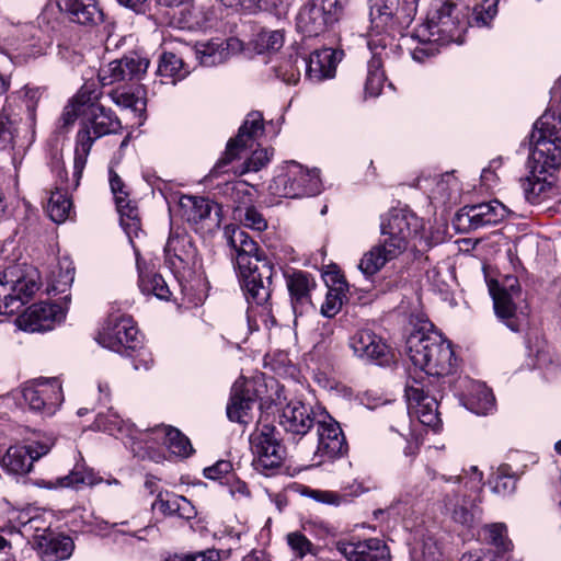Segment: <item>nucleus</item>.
Here are the masks:
<instances>
[{
	"mask_svg": "<svg viewBox=\"0 0 561 561\" xmlns=\"http://www.w3.org/2000/svg\"><path fill=\"white\" fill-rule=\"evenodd\" d=\"M560 141L561 115L549 108L536 121L529 137V175L523 181V187L526 199L531 204L550 198L556 190L546 175H552L561 168Z\"/></svg>",
	"mask_w": 561,
	"mask_h": 561,
	"instance_id": "nucleus-1",
	"label": "nucleus"
},
{
	"mask_svg": "<svg viewBox=\"0 0 561 561\" xmlns=\"http://www.w3.org/2000/svg\"><path fill=\"white\" fill-rule=\"evenodd\" d=\"M227 243L238 270L241 288L251 305L266 306L272 295L274 264L250 234L240 227H227Z\"/></svg>",
	"mask_w": 561,
	"mask_h": 561,
	"instance_id": "nucleus-2",
	"label": "nucleus"
},
{
	"mask_svg": "<svg viewBox=\"0 0 561 561\" xmlns=\"http://www.w3.org/2000/svg\"><path fill=\"white\" fill-rule=\"evenodd\" d=\"M407 354L420 371L414 377L438 383L440 377L451 374L455 354L449 342L437 332L414 331L407 339Z\"/></svg>",
	"mask_w": 561,
	"mask_h": 561,
	"instance_id": "nucleus-3",
	"label": "nucleus"
},
{
	"mask_svg": "<svg viewBox=\"0 0 561 561\" xmlns=\"http://www.w3.org/2000/svg\"><path fill=\"white\" fill-rule=\"evenodd\" d=\"M121 129V121L112 110L99 103L87 104L83 110L81 128L76 138L72 183L67 185L66 188L76 190L79 186L94 141L103 136L117 134Z\"/></svg>",
	"mask_w": 561,
	"mask_h": 561,
	"instance_id": "nucleus-4",
	"label": "nucleus"
},
{
	"mask_svg": "<svg viewBox=\"0 0 561 561\" xmlns=\"http://www.w3.org/2000/svg\"><path fill=\"white\" fill-rule=\"evenodd\" d=\"M371 39L370 44L386 48L391 46L398 36L414 20L415 8L399 7V0H368Z\"/></svg>",
	"mask_w": 561,
	"mask_h": 561,
	"instance_id": "nucleus-5",
	"label": "nucleus"
},
{
	"mask_svg": "<svg viewBox=\"0 0 561 561\" xmlns=\"http://www.w3.org/2000/svg\"><path fill=\"white\" fill-rule=\"evenodd\" d=\"M36 271L20 264L7 266L0 274V314L18 313L39 289Z\"/></svg>",
	"mask_w": 561,
	"mask_h": 561,
	"instance_id": "nucleus-6",
	"label": "nucleus"
},
{
	"mask_svg": "<svg viewBox=\"0 0 561 561\" xmlns=\"http://www.w3.org/2000/svg\"><path fill=\"white\" fill-rule=\"evenodd\" d=\"M468 10V7L453 0L437 4L426 25L422 27L428 33L427 41L439 42L442 45L458 41L467 24Z\"/></svg>",
	"mask_w": 561,
	"mask_h": 561,
	"instance_id": "nucleus-7",
	"label": "nucleus"
},
{
	"mask_svg": "<svg viewBox=\"0 0 561 561\" xmlns=\"http://www.w3.org/2000/svg\"><path fill=\"white\" fill-rule=\"evenodd\" d=\"M268 191L274 196L286 198L314 196L321 192V180L316 170L291 161L272 180Z\"/></svg>",
	"mask_w": 561,
	"mask_h": 561,
	"instance_id": "nucleus-8",
	"label": "nucleus"
},
{
	"mask_svg": "<svg viewBox=\"0 0 561 561\" xmlns=\"http://www.w3.org/2000/svg\"><path fill=\"white\" fill-rule=\"evenodd\" d=\"M250 444L254 456L252 465L256 471L268 476V471L283 465L285 448L274 425L260 423L250 435Z\"/></svg>",
	"mask_w": 561,
	"mask_h": 561,
	"instance_id": "nucleus-9",
	"label": "nucleus"
},
{
	"mask_svg": "<svg viewBox=\"0 0 561 561\" xmlns=\"http://www.w3.org/2000/svg\"><path fill=\"white\" fill-rule=\"evenodd\" d=\"M437 385L424 381V377H410L404 389L409 412L415 415L423 425L435 431L442 424L436 396Z\"/></svg>",
	"mask_w": 561,
	"mask_h": 561,
	"instance_id": "nucleus-10",
	"label": "nucleus"
},
{
	"mask_svg": "<svg viewBox=\"0 0 561 561\" xmlns=\"http://www.w3.org/2000/svg\"><path fill=\"white\" fill-rule=\"evenodd\" d=\"M419 229L420 220L414 214L404 210L391 211L381 221L379 244L397 259L407 250L409 240Z\"/></svg>",
	"mask_w": 561,
	"mask_h": 561,
	"instance_id": "nucleus-11",
	"label": "nucleus"
},
{
	"mask_svg": "<svg viewBox=\"0 0 561 561\" xmlns=\"http://www.w3.org/2000/svg\"><path fill=\"white\" fill-rule=\"evenodd\" d=\"M96 341L103 347L116 353L135 350L138 345V330L128 316L112 314L104 322Z\"/></svg>",
	"mask_w": 561,
	"mask_h": 561,
	"instance_id": "nucleus-12",
	"label": "nucleus"
},
{
	"mask_svg": "<svg viewBox=\"0 0 561 561\" xmlns=\"http://www.w3.org/2000/svg\"><path fill=\"white\" fill-rule=\"evenodd\" d=\"M264 130L263 115L260 112H250L243 124L240 126L238 134L231 138L226 147L222 157L217 161L210 171L211 176H219L227 172V167L244 150L250 140L255 139Z\"/></svg>",
	"mask_w": 561,
	"mask_h": 561,
	"instance_id": "nucleus-13",
	"label": "nucleus"
},
{
	"mask_svg": "<svg viewBox=\"0 0 561 561\" xmlns=\"http://www.w3.org/2000/svg\"><path fill=\"white\" fill-rule=\"evenodd\" d=\"M22 394L31 410L46 416L55 414L64 401L61 383L58 378L38 379L35 383L25 386Z\"/></svg>",
	"mask_w": 561,
	"mask_h": 561,
	"instance_id": "nucleus-14",
	"label": "nucleus"
},
{
	"mask_svg": "<svg viewBox=\"0 0 561 561\" xmlns=\"http://www.w3.org/2000/svg\"><path fill=\"white\" fill-rule=\"evenodd\" d=\"M496 316L512 330H518L516 321V299L520 297L519 282L515 276H506L500 284L493 280L489 286Z\"/></svg>",
	"mask_w": 561,
	"mask_h": 561,
	"instance_id": "nucleus-15",
	"label": "nucleus"
},
{
	"mask_svg": "<svg viewBox=\"0 0 561 561\" xmlns=\"http://www.w3.org/2000/svg\"><path fill=\"white\" fill-rule=\"evenodd\" d=\"M318 447L314 453L316 465L345 456L348 445L340 424L332 420L317 422Z\"/></svg>",
	"mask_w": 561,
	"mask_h": 561,
	"instance_id": "nucleus-16",
	"label": "nucleus"
},
{
	"mask_svg": "<svg viewBox=\"0 0 561 561\" xmlns=\"http://www.w3.org/2000/svg\"><path fill=\"white\" fill-rule=\"evenodd\" d=\"M350 347L360 359L386 365L391 360L390 347L386 341L369 329L357 330L350 337Z\"/></svg>",
	"mask_w": 561,
	"mask_h": 561,
	"instance_id": "nucleus-17",
	"label": "nucleus"
},
{
	"mask_svg": "<svg viewBox=\"0 0 561 561\" xmlns=\"http://www.w3.org/2000/svg\"><path fill=\"white\" fill-rule=\"evenodd\" d=\"M66 310L57 304L38 302L32 305L19 318V324L24 331L45 332L55 327V323L65 319Z\"/></svg>",
	"mask_w": 561,
	"mask_h": 561,
	"instance_id": "nucleus-18",
	"label": "nucleus"
},
{
	"mask_svg": "<svg viewBox=\"0 0 561 561\" xmlns=\"http://www.w3.org/2000/svg\"><path fill=\"white\" fill-rule=\"evenodd\" d=\"M50 445L33 442L25 446H11L1 459L2 467L10 473L24 474L31 471L33 462L48 454Z\"/></svg>",
	"mask_w": 561,
	"mask_h": 561,
	"instance_id": "nucleus-19",
	"label": "nucleus"
},
{
	"mask_svg": "<svg viewBox=\"0 0 561 561\" xmlns=\"http://www.w3.org/2000/svg\"><path fill=\"white\" fill-rule=\"evenodd\" d=\"M510 210L497 199L489 203L466 206L458 214L460 222H467L468 229L476 230L484 226H493L504 220Z\"/></svg>",
	"mask_w": 561,
	"mask_h": 561,
	"instance_id": "nucleus-20",
	"label": "nucleus"
},
{
	"mask_svg": "<svg viewBox=\"0 0 561 561\" xmlns=\"http://www.w3.org/2000/svg\"><path fill=\"white\" fill-rule=\"evenodd\" d=\"M336 548L347 561H390V550L379 538L341 541Z\"/></svg>",
	"mask_w": 561,
	"mask_h": 561,
	"instance_id": "nucleus-21",
	"label": "nucleus"
},
{
	"mask_svg": "<svg viewBox=\"0 0 561 561\" xmlns=\"http://www.w3.org/2000/svg\"><path fill=\"white\" fill-rule=\"evenodd\" d=\"M284 277L294 313L301 316L312 309L311 291L317 285L314 277L310 273L300 270L285 273Z\"/></svg>",
	"mask_w": 561,
	"mask_h": 561,
	"instance_id": "nucleus-22",
	"label": "nucleus"
},
{
	"mask_svg": "<svg viewBox=\"0 0 561 561\" xmlns=\"http://www.w3.org/2000/svg\"><path fill=\"white\" fill-rule=\"evenodd\" d=\"M43 89L38 87L24 85L20 90L11 92L5 98L3 111L21 121V115L26 114L31 124L35 122L37 104L42 98Z\"/></svg>",
	"mask_w": 561,
	"mask_h": 561,
	"instance_id": "nucleus-23",
	"label": "nucleus"
},
{
	"mask_svg": "<svg viewBox=\"0 0 561 561\" xmlns=\"http://www.w3.org/2000/svg\"><path fill=\"white\" fill-rule=\"evenodd\" d=\"M256 401L257 393L251 381H236L227 405V416L232 422L247 424L251 419L250 412Z\"/></svg>",
	"mask_w": 561,
	"mask_h": 561,
	"instance_id": "nucleus-24",
	"label": "nucleus"
},
{
	"mask_svg": "<svg viewBox=\"0 0 561 561\" xmlns=\"http://www.w3.org/2000/svg\"><path fill=\"white\" fill-rule=\"evenodd\" d=\"M279 424L293 436L306 435L317 425L312 409L301 401H290L283 408Z\"/></svg>",
	"mask_w": 561,
	"mask_h": 561,
	"instance_id": "nucleus-25",
	"label": "nucleus"
},
{
	"mask_svg": "<svg viewBox=\"0 0 561 561\" xmlns=\"http://www.w3.org/2000/svg\"><path fill=\"white\" fill-rule=\"evenodd\" d=\"M58 7L71 22L83 26H98L104 21L98 0H60Z\"/></svg>",
	"mask_w": 561,
	"mask_h": 561,
	"instance_id": "nucleus-26",
	"label": "nucleus"
},
{
	"mask_svg": "<svg viewBox=\"0 0 561 561\" xmlns=\"http://www.w3.org/2000/svg\"><path fill=\"white\" fill-rule=\"evenodd\" d=\"M165 263L180 273L194 265L196 249L187 236H170L164 247Z\"/></svg>",
	"mask_w": 561,
	"mask_h": 561,
	"instance_id": "nucleus-27",
	"label": "nucleus"
},
{
	"mask_svg": "<svg viewBox=\"0 0 561 561\" xmlns=\"http://www.w3.org/2000/svg\"><path fill=\"white\" fill-rule=\"evenodd\" d=\"M302 61L306 67L307 77L312 81L321 82L335 77L340 59L337 58L336 50L325 47L314 50L308 59Z\"/></svg>",
	"mask_w": 561,
	"mask_h": 561,
	"instance_id": "nucleus-28",
	"label": "nucleus"
},
{
	"mask_svg": "<svg viewBox=\"0 0 561 561\" xmlns=\"http://www.w3.org/2000/svg\"><path fill=\"white\" fill-rule=\"evenodd\" d=\"M298 32L305 36H318L327 31L331 24L324 18L323 12L317 7V0H310L299 10L296 18Z\"/></svg>",
	"mask_w": 561,
	"mask_h": 561,
	"instance_id": "nucleus-29",
	"label": "nucleus"
},
{
	"mask_svg": "<svg viewBox=\"0 0 561 561\" xmlns=\"http://www.w3.org/2000/svg\"><path fill=\"white\" fill-rule=\"evenodd\" d=\"M236 39H211L208 42H198L195 45V54L201 65L214 67L225 62L230 55V47H234Z\"/></svg>",
	"mask_w": 561,
	"mask_h": 561,
	"instance_id": "nucleus-30",
	"label": "nucleus"
},
{
	"mask_svg": "<svg viewBox=\"0 0 561 561\" xmlns=\"http://www.w3.org/2000/svg\"><path fill=\"white\" fill-rule=\"evenodd\" d=\"M42 554L46 561H62L72 556L75 542L71 537L56 535L44 537L39 542Z\"/></svg>",
	"mask_w": 561,
	"mask_h": 561,
	"instance_id": "nucleus-31",
	"label": "nucleus"
},
{
	"mask_svg": "<svg viewBox=\"0 0 561 561\" xmlns=\"http://www.w3.org/2000/svg\"><path fill=\"white\" fill-rule=\"evenodd\" d=\"M394 259L392 254L388 253V250L378 243L364 253L359 260L358 268L366 277H370Z\"/></svg>",
	"mask_w": 561,
	"mask_h": 561,
	"instance_id": "nucleus-32",
	"label": "nucleus"
},
{
	"mask_svg": "<svg viewBox=\"0 0 561 561\" xmlns=\"http://www.w3.org/2000/svg\"><path fill=\"white\" fill-rule=\"evenodd\" d=\"M137 268L139 272V288L145 295H153L159 299L168 300L171 293L160 274L153 272H144L140 266V260L137 257Z\"/></svg>",
	"mask_w": 561,
	"mask_h": 561,
	"instance_id": "nucleus-33",
	"label": "nucleus"
},
{
	"mask_svg": "<svg viewBox=\"0 0 561 561\" xmlns=\"http://www.w3.org/2000/svg\"><path fill=\"white\" fill-rule=\"evenodd\" d=\"M156 433L163 435V444L175 456L186 458L194 451L190 439L178 428L160 426L156 430Z\"/></svg>",
	"mask_w": 561,
	"mask_h": 561,
	"instance_id": "nucleus-34",
	"label": "nucleus"
},
{
	"mask_svg": "<svg viewBox=\"0 0 561 561\" xmlns=\"http://www.w3.org/2000/svg\"><path fill=\"white\" fill-rule=\"evenodd\" d=\"M116 208L119 214L121 226L131 239L133 236L137 237L140 231V217L138 208L131 205L128 199V194L124 197L117 198Z\"/></svg>",
	"mask_w": 561,
	"mask_h": 561,
	"instance_id": "nucleus-35",
	"label": "nucleus"
},
{
	"mask_svg": "<svg viewBox=\"0 0 561 561\" xmlns=\"http://www.w3.org/2000/svg\"><path fill=\"white\" fill-rule=\"evenodd\" d=\"M157 73L172 78L173 82L184 79L190 73L188 66L173 53H163L159 58Z\"/></svg>",
	"mask_w": 561,
	"mask_h": 561,
	"instance_id": "nucleus-36",
	"label": "nucleus"
},
{
	"mask_svg": "<svg viewBox=\"0 0 561 561\" xmlns=\"http://www.w3.org/2000/svg\"><path fill=\"white\" fill-rule=\"evenodd\" d=\"M101 481L92 469L82 463H77L69 474L58 478L56 485L61 488H80L81 485L92 486Z\"/></svg>",
	"mask_w": 561,
	"mask_h": 561,
	"instance_id": "nucleus-37",
	"label": "nucleus"
},
{
	"mask_svg": "<svg viewBox=\"0 0 561 561\" xmlns=\"http://www.w3.org/2000/svg\"><path fill=\"white\" fill-rule=\"evenodd\" d=\"M484 540L496 549L497 553H505L513 547L512 541L507 536V528L505 524L495 523L484 526L483 528Z\"/></svg>",
	"mask_w": 561,
	"mask_h": 561,
	"instance_id": "nucleus-38",
	"label": "nucleus"
},
{
	"mask_svg": "<svg viewBox=\"0 0 561 561\" xmlns=\"http://www.w3.org/2000/svg\"><path fill=\"white\" fill-rule=\"evenodd\" d=\"M72 203L67 196V193L61 190L51 192L47 204V213L50 219L55 222L65 221L70 213Z\"/></svg>",
	"mask_w": 561,
	"mask_h": 561,
	"instance_id": "nucleus-39",
	"label": "nucleus"
},
{
	"mask_svg": "<svg viewBox=\"0 0 561 561\" xmlns=\"http://www.w3.org/2000/svg\"><path fill=\"white\" fill-rule=\"evenodd\" d=\"M381 67V59L374 55L368 61L367 77L365 81V93L369 96H377L381 92L385 82V75Z\"/></svg>",
	"mask_w": 561,
	"mask_h": 561,
	"instance_id": "nucleus-40",
	"label": "nucleus"
},
{
	"mask_svg": "<svg viewBox=\"0 0 561 561\" xmlns=\"http://www.w3.org/2000/svg\"><path fill=\"white\" fill-rule=\"evenodd\" d=\"M499 0H482L474 7L470 18H467V24L470 26H488L497 13Z\"/></svg>",
	"mask_w": 561,
	"mask_h": 561,
	"instance_id": "nucleus-41",
	"label": "nucleus"
},
{
	"mask_svg": "<svg viewBox=\"0 0 561 561\" xmlns=\"http://www.w3.org/2000/svg\"><path fill=\"white\" fill-rule=\"evenodd\" d=\"M122 67L124 70L125 80L140 79L146 73L149 67V60L145 57L133 53L128 56L121 58Z\"/></svg>",
	"mask_w": 561,
	"mask_h": 561,
	"instance_id": "nucleus-42",
	"label": "nucleus"
},
{
	"mask_svg": "<svg viewBox=\"0 0 561 561\" xmlns=\"http://www.w3.org/2000/svg\"><path fill=\"white\" fill-rule=\"evenodd\" d=\"M190 205L187 211V220L194 224H198L207 219L214 208V203L205 197L190 196L186 198Z\"/></svg>",
	"mask_w": 561,
	"mask_h": 561,
	"instance_id": "nucleus-43",
	"label": "nucleus"
},
{
	"mask_svg": "<svg viewBox=\"0 0 561 561\" xmlns=\"http://www.w3.org/2000/svg\"><path fill=\"white\" fill-rule=\"evenodd\" d=\"M18 123L14 116L5 114L2 110L0 114V148H13L18 136Z\"/></svg>",
	"mask_w": 561,
	"mask_h": 561,
	"instance_id": "nucleus-44",
	"label": "nucleus"
},
{
	"mask_svg": "<svg viewBox=\"0 0 561 561\" xmlns=\"http://www.w3.org/2000/svg\"><path fill=\"white\" fill-rule=\"evenodd\" d=\"M272 152H270L266 148L256 149L252 152V154L242 163L241 169L239 171H234L237 174H244L248 172H257L271 160Z\"/></svg>",
	"mask_w": 561,
	"mask_h": 561,
	"instance_id": "nucleus-45",
	"label": "nucleus"
},
{
	"mask_svg": "<svg viewBox=\"0 0 561 561\" xmlns=\"http://www.w3.org/2000/svg\"><path fill=\"white\" fill-rule=\"evenodd\" d=\"M445 508L450 512L453 519L461 525H469L472 522L471 512L463 505L460 504L458 495L450 497L446 495L444 499Z\"/></svg>",
	"mask_w": 561,
	"mask_h": 561,
	"instance_id": "nucleus-46",
	"label": "nucleus"
},
{
	"mask_svg": "<svg viewBox=\"0 0 561 561\" xmlns=\"http://www.w3.org/2000/svg\"><path fill=\"white\" fill-rule=\"evenodd\" d=\"M181 495L170 494L169 492H159L156 501L152 503V508L158 510L164 516H173L179 510V502Z\"/></svg>",
	"mask_w": 561,
	"mask_h": 561,
	"instance_id": "nucleus-47",
	"label": "nucleus"
},
{
	"mask_svg": "<svg viewBox=\"0 0 561 561\" xmlns=\"http://www.w3.org/2000/svg\"><path fill=\"white\" fill-rule=\"evenodd\" d=\"M257 45L265 50H278L284 45V32L262 30L257 35Z\"/></svg>",
	"mask_w": 561,
	"mask_h": 561,
	"instance_id": "nucleus-48",
	"label": "nucleus"
},
{
	"mask_svg": "<svg viewBox=\"0 0 561 561\" xmlns=\"http://www.w3.org/2000/svg\"><path fill=\"white\" fill-rule=\"evenodd\" d=\"M221 551L217 549H206L194 553H174L165 561H220Z\"/></svg>",
	"mask_w": 561,
	"mask_h": 561,
	"instance_id": "nucleus-49",
	"label": "nucleus"
},
{
	"mask_svg": "<svg viewBox=\"0 0 561 561\" xmlns=\"http://www.w3.org/2000/svg\"><path fill=\"white\" fill-rule=\"evenodd\" d=\"M287 543L294 553L298 557H304L307 553L314 554V546L312 542L300 531L289 533L287 535Z\"/></svg>",
	"mask_w": 561,
	"mask_h": 561,
	"instance_id": "nucleus-50",
	"label": "nucleus"
},
{
	"mask_svg": "<svg viewBox=\"0 0 561 561\" xmlns=\"http://www.w3.org/2000/svg\"><path fill=\"white\" fill-rule=\"evenodd\" d=\"M516 483V477L507 473L506 468L502 467L494 479L493 491L500 495H508L515 491Z\"/></svg>",
	"mask_w": 561,
	"mask_h": 561,
	"instance_id": "nucleus-51",
	"label": "nucleus"
},
{
	"mask_svg": "<svg viewBox=\"0 0 561 561\" xmlns=\"http://www.w3.org/2000/svg\"><path fill=\"white\" fill-rule=\"evenodd\" d=\"M124 70L121 59L113 60L103 67L99 72L100 82L103 85L113 84L118 81H125Z\"/></svg>",
	"mask_w": 561,
	"mask_h": 561,
	"instance_id": "nucleus-52",
	"label": "nucleus"
},
{
	"mask_svg": "<svg viewBox=\"0 0 561 561\" xmlns=\"http://www.w3.org/2000/svg\"><path fill=\"white\" fill-rule=\"evenodd\" d=\"M416 36L421 39L422 45L415 47L411 55L415 61L424 62L426 59L437 54V48L434 46L435 42L427 41L426 37L428 36V33L424 32L423 28L419 31Z\"/></svg>",
	"mask_w": 561,
	"mask_h": 561,
	"instance_id": "nucleus-53",
	"label": "nucleus"
},
{
	"mask_svg": "<svg viewBox=\"0 0 561 561\" xmlns=\"http://www.w3.org/2000/svg\"><path fill=\"white\" fill-rule=\"evenodd\" d=\"M317 7L331 25L339 21L344 10L341 0H317Z\"/></svg>",
	"mask_w": 561,
	"mask_h": 561,
	"instance_id": "nucleus-54",
	"label": "nucleus"
},
{
	"mask_svg": "<svg viewBox=\"0 0 561 561\" xmlns=\"http://www.w3.org/2000/svg\"><path fill=\"white\" fill-rule=\"evenodd\" d=\"M310 496L317 502L334 506L350 502L348 494L333 491L311 490Z\"/></svg>",
	"mask_w": 561,
	"mask_h": 561,
	"instance_id": "nucleus-55",
	"label": "nucleus"
},
{
	"mask_svg": "<svg viewBox=\"0 0 561 561\" xmlns=\"http://www.w3.org/2000/svg\"><path fill=\"white\" fill-rule=\"evenodd\" d=\"M111 96L113 102L122 107L140 111L141 107L145 106V102L141 99L129 92L115 91L111 94Z\"/></svg>",
	"mask_w": 561,
	"mask_h": 561,
	"instance_id": "nucleus-56",
	"label": "nucleus"
},
{
	"mask_svg": "<svg viewBox=\"0 0 561 561\" xmlns=\"http://www.w3.org/2000/svg\"><path fill=\"white\" fill-rule=\"evenodd\" d=\"M228 8H242L251 12L267 11L266 0H219Z\"/></svg>",
	"mask_w": 561,
	"mask_h": 561,
	"instance_id": "nucleus-57",
	"label": "nucleus"
},
{
	"mask_svg": "<svg viewBox=\"0 0 561 561\" xmlns=\"http://www.w3.org/2000/svg\"><path fill=\"white\" fill-rule=\"evenodd\" d=\"M342 307V299L340 294L333 290H329L325 296V300L321 306V313L327 318H333Z\"/></svg>",
	"mask_w": 561,
	"mask_h": 561,
	"instance_id": "nucleus-58",
	"label": "nucleus"
},
{
	"mask_svg": "<svg viewBox=\"0 0 561 561\" xmlns=\"http://www.w3.org/2000/svg\"><path fill=\"white\" fill-rule=\"evenodd\" d=\"M244 224L256 231H263L267 227L266 220L254 207L247 208L244 214Z\"/></svg>",
	"mask_w": 561,
	"mask_h": 561,
	"instance_id": "nucleus-59",
	"label": "nucleus"
},
{
	"mask_svg": "<svg viewBox=\"0 0 561 561\" xmlns=\"http://www.w3.org/2000/svg\"><path fill=\"white\" fill-rule=\"evenodd\" d=\"M232 470V465L227 460H219L215 465L204 469V477L218 480Z\"/></svg>",
	"mask_w": 561,
	"mask_h": 561,
	"instance_id": "nucleus-60",
	"label": "nucleus"
},
{
	"mask_svg": "<svg viewBox=\"0 0 561 561\" xmlns=\"http://www.w3.org/2000/svg\"><path fill=\"white\" fill-rule=\"evenodd\" d=\"M275 75L282 81L294 84L299 79V71L294 68L293 64L288 60L279 67H275Z\"/></svg>",
	"mask_w": 561,
	"mask_h": 561,
	"instance_id": "nucleus-61",
	"label": "nucleus"
},
{
	"mask_svg": "<svg viewBox=\"0 0 561 561\" xmlns=\"http://www.w3.org/2000/svg\"><path fill=\"white\" fill-rule=\"evenodd\" d=\"M422 556H423L424 561H440L442 560L440 548L433 538L427 537L423 540Z\"/></svg>",
	"mask_w": 561,
	"mask_h": 561,
	"instance_id": "nucleus-62",
	"label": "nucleus"
},
{
	"mask_svg": "<svg viewBox=\"0 0 561 561\" xmlns=\"http://www.w3.org/2000/svg\"><path fill=\"white\" fill-rule=\"evenodd\" d=\"M495 399L493 393L488 388H482L478 393V407L476 412L479 414H486L493 410Z\"/></svg>",
	"mask_w": 561,
	"mask_h": 561,
	"instance_id": "nucleus-63",
	"label": "nucleus"
},
{
	"mask_svg": "<svg viewBox=\"0 0 561 561\" xmlns=\"http://www.w3.org/2000/svg\"><path fill=\"white\" fill-rule=\"evenodd\" d=\"M437 190L443 197L450 198L451 191L458 190V182L453 173H445L437 182Z\"/></svg>",
	"mask_w": 561,
	"mask_h": 561,
	"instance_id": "nucleus-64",
	"label": "nucleus"
}]
</instances>
